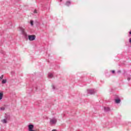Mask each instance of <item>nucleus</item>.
Listing matches in <instances>:
<instances>
[{
  "mask_svg": "<svg viewBox=\"0 0 131 131\" xmlns=\"http://www.w3.org/2000/svg\"><path fill=\"white\" fill-rule=\"evenodd\" d=\"M57 123V119L54 118L50 119V124H56Z\"/></svg>",
  "mask_w": 131,
  "mask_h": 131,
  "instance_id": "1",
  "label": "nucleus"
},
{
  "mask_svg": "<svg viewBox=\"0 0 131 131\" xmlns=\"http://www.w3.org/2000/svg\"><path fill=\"white\" fill-rule=\"evenodd\" d=\"M88 94H90V95H94L95 93L97 92L96 90H87Z\"/></svg>",
  "mask_w": 131,
  "mask_h": 131,
  "instance_id": "2",
  "label": "nucleus"
},
{
  "mask_svg": "<svg viewBox=\"0 0 131 131\" xmlns=\"http://www.w3.org/2000/svg\"><path fill=\"white\" fill-rule=\"evenodd\" d=\"M28 37H29V40H30L31 41H32V40H34V39H35V35H29Z\"/></svg>",
  "mask_w": 131,
  "mask_h": 131,
  "instance_id": "3",
  "label": "nucleus"
},
{
  "mask_svg": "<svg viewBox=\"0 0 131 131\" xmlns=\"http://www.w3.org/2000/svg\"><path fill=\"white\" fill-rule=\"evenodd\" d=\"M20 30L22 34H23V35H24L25 36H27V33H26V32H25V30H24V29L20 28Z\"/></svg>",
  "mask_w": 131,
  "mask_h": 131,
  "instance_id": "4",
  "label": "nucleus"
},
{
  "mask_svg": "<svg viewBox=\"0 0 131 131\" xmlns=\"http://www.w3.org/2000/svg\"><path fill=\"white\" fill-rule=\"evenodd\" d=\"M121 101V100L119 98H117V99H115V103H116V104H119V103H120Z\"/></svg>",
  "mask_w": 131,
  "mask_h": 131,
  "instance_id": "5",
  "label": "nucleus"
},
{
  "mask_svg": "<svg viewBox=\"0 0 131 131\" xmlns=\"http://www.w3.org/2000/svg\"><path fill=\"white\" fill-rule=\"evenodd\" d=\"M70 5H71V2L70 1H67L66 3V6L69 7Z\"/></svg>",
  "mask_w": 131,
  "mask_h": 131,
  "instance_id": "6",
  "label": "nucleus"
},
{
  "mask_svg": "<svg viewBox=\"0 0 131 131\" xmlns=\"http://www.w3.org/2000/svg\"><path fill=\"white\" fill-rule=\"evenodd\" d=\"M3 96H4V93L1 92L0 91V100H2V99H3Z\"/></svg>",
  "mask_w": 131,
  "mask_h": 131,
  "instance_id": "7",
  "label": "nucleus"
},
{
  "mask_svg": "<svg viewBox=\"0 0 131 131\" xmlns=\"http://www.w3.org/2000/svg\"><path fill=\"white\" fill-rule=\"evenodd\" d=\"M104 111L105 112H108V111H110V108H109V107H104Z\"/></svg>",
  "mask_w": 131,
  "mask_h": 131,
  "instance_id": "8",
  "label": "nucleus"
},
{
  "mask_svg": "<svg viewBox=\"0 0 131 131\" xmlns=\"http://www.w3.org/2000/svg\"><path fill=\"white\" fill-rule=\"evenodd\" d=\"M2 84H5V83H7V79H3L2 81Z\"/></svg>",
  "mask_w": 131,
  "mask_h": 131,
  "instance_id": "9",
  "label": "nucleus"
},
{
  "mask_svg": "<svg viewBox=\"0 0 131 131\" xmlns=\"http://www.w3.org/2000/svg\"><path fill=\"white\" fill-rule=\"evenodd\" d=\"M48 77H49V78H52V77H53V74L52 73H49L48 74Z\"/></svg>",
  "mask_w": 131,
  "mask_h": 131,
  "instance_id": "10",
  "label": "nucleus"
},
{
  "mask_svg": "<svg viewBox=\"0 0 131 131\" xmlns=\"http://www.w3.org/2000/svg\"><path fill=\"white\" fill-rule=\"evenodd\" d=\"M2 122L3 123H7V119H4V120H2Z\"/></svg>",
  "mask_w": 131,
  "mask_h": 131,
  "instance_id": "11",
  "label": "nucleus"
},
{
  "mask_svg": "<svg viewBox=\"0 0 131 131\" xmlns=\"http://www.w3.org/2000/svg\"><path fill=\"white\" fill-rule=\"evenodd\" d=\"M30 24H31V26H33V20L30 21Z\"/></svg>",
  "mask_w": 131,
  "mask_h": 131,
  "instance_id": "12",
  "label": "nucleus"
},
{
  "mask_svg": "<svg viewBox=\"0 0 131 131\" xmlns=\"http://www.w3.org/2000/svg\"><path fill=\"white\" fill-rule=\"evenodd\" d=\"M4 78V75H2L0 77V79H3Z\"/></svg>",
  "mask_w": 131,
  "mask_h": 131,
  "instance_id": "13",
  "label": "nucleus"
},
{
  "mask_svg": "<svg viewBox=\"0 0 131 131\" xmlns=\"http://www.w3.org/2000/svg\"><path fill=\"white\" fill-rule=\"evenodd\" d=\"M34 13H35V14L37 13V10H35Z\"/></svg>",
  "mask_w": 131,
  "mask_h": 131,
  "instance_id": "14",
  "label": "nucleus"
},
{
  "mask_svg": "<svg viewBox=\"0 0 131 131\" xmlns=\"http://www.w3.org/2000/svg\"><path fill=\"white\" fill-rule=\"evenodd\" d=\"M52 89H53V90H55V85H52Z\"/></svg>",
  "mask_w": 131,
  "mask_h": 131,
  "instance_id": "15",
  "label": "nucleus"
},
{
  "mask_svg": "<svg viewBox=\"0 0 131 131\" xmlns=\"http://www.w3.org/2000/svg\"><path fill=\"white\" fill-rule=\"evenodd\" d=\"M1 110H5V108H4V107H1Z\"/></svg>",
  "mask_w": 131,
  "mask_h": 131,
  "instance_id": "16",
  "label": "nucleus"
},
{
  "mask_svg": "<svg viewBox=\"0 0 131 131\" xmlns=\"http://www.w3.org/2000/svg\"><path fill=\"white\" fill-rule=\"evenodd\" d=\"M112 73H115V71H112Z\"/></svg>",
  "mask_w": 131,
  "mask_h": 131,
  "instance_id": "17",
  "label": "nucleus"
},
{
  "mask_svg": "<svg viewBox=\"0 0 131 131\" xmlns=\"http://www.w3.org/2000/svg\"><path fill=\"white\" fill-rule=\"evenodd\" d=\"M129 42H130V43H131V38H129Z\"/></svg>",
  "mask_w": 131,
  "mask_h": 131,
  "instance_id": "18",
  "label": "nucleus"
},
{
  "mask_svg": "<svg viewBox=\"0 0 131 131\" xmlns=\"http://www.w3.org/2000/svg\"><path fill=\"white\" fill-rule=\"evenodd\" d=\"M118 73H120V72H121V71H118Z\"/></svg>",
  "mask_w": 131,
  "mask_h": 131,
  "instance_id": "19",
  "label": "nucleus"
},
{
  "mask_svg": "<svg viewBox=\"0 0 131 131\" xmlns=\"http://www.w3.org/2000/svg\"><path fill=\"white\" fill-rule=\"evenodd\" d=\"M127 80H130V78H128Z\"/></svg>",
  "mask_w": 131,
  "mask_h": 131,
  "instance_id": "20",
  "label": "nucleus"
},
{
  "mask_svg": "<svg viewBox=\"0 0 131 131\" xmlns=\"http://www.w3.org/2000/svg\"><path fill=\"white\" fill-rule=\"evenodd\" d=\"M52 131H57V130L54 129H53Z\"/></svg>",
  "mask_w": 131,
  "mask_h": 131,
  "instance_id": "21",
  "label": "nucleus"
},
{
  "mask_svg": "<svg viewBox=\"0 0 131 131\" xmlns=\"http://www.w3.org/2000/svg\"><path fill=\"white\" fill-rule=\"evenodd\" d=\"M129 34H130V35H131V31L129 32Z\"/></svg>",
  "mask_w": 131,
  "mask_h": 131,
  "instance_id": "22",
  "label": "nucleus"
}]
</instances>
